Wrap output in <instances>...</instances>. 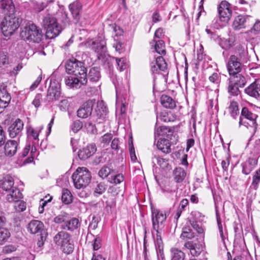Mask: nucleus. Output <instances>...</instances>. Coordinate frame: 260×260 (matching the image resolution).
<instances>
[{
	"instance_id": "obj_60",
	"label": "nucleus",
	"mask_w": 260,
	"mask_h": 260,
	"mask_svg": "<svg viewBox=\"0 0 260 260\" xmlns=\"http://www.w3.org/2000/svg\"><path fill=\"white\" fill-rule=\"evenodd\" d=\"M111 171L112 170L110 168L104 166L99 171V175L100 177L104 179L107 177L111 174Z\"/></svg>"
},
{
	"instance_id": "obj_35",
	"label": "nucleus",
	"mask_w": 260,
	"mask_h": 260,
	"mask_svg": "<svg viewBox=\"0 0 260 260\" xmlns=\"http://www.w3.org/2000/svg\"><path fill=\"white\" fill-rule=\"evenodd\" d=\"M176 116L171 112L162 111L159 115L157 116V119L162 121L168 122L174 121L176 119Z\"/></svg>"
},
{
	"instance_id": "obj_20",
	"label": "nucleus",
	"mask_w": 260,
	"mask_h": 260,
	"mask_svg": "<svg viewBox=\"0 0 260 260\" xmlns=\"http://www.w3.org/2000/svg\"><path fill=\"white\" fill-rule=\"evenodd\" d=\"M230 77L228 79V81L231 83L239 86V87L243 88L246 83V78L241 74L236 73L230 74Z\"/></svg>"
},
{
	"instance_id": "obj_3",
	"label": "nucleus",
	"mask_w": 260,
	"mask_h": 260,
	"mask_svg": "<svg viewBox=\"0 0 260 260\" xmlns=\"http://www.w3.org/2000/svg\"><path fill=\"white\" fill-rule=\"evenodd\" d=\"M42 25L46 30V36L48 39H54L61 32V27L56 19L51 15H47L44 17Z\"/></svg>"
},
{
	"instance_id": "obj_50",
	"label": "nucleus",
	"mask_w": 260,
	"mask_h": 260,
	"mask_svg": "<svg viewBox=\"0 0 260 260\" xmlns=\"http://www.w3.org/2000/svg\"><path fill=\"white\" fill-rule=\"evenodd\" d=\"M31 145L30 144H27L23 150L18 154V161H20V164L22 162L21 165H24L23 164V158L25 157L28 154L30 150Z\"/></svg>"
},
{
	"instance_id": "obj_28",
	"label": "nucleus",
	"mask_w": 260,
	"mask_h": 260,
	"mask_svg": "<svg viewBox=\"0 0 260 260\" xmlns=\"http://www.w3.org/2000/svg\"><path fill=\"white\" fill-rule=\"evenodd\" d=\"M44 228V224L39 220H33L28 224V230L31 234H37L41 232Z\"/></svg>"
},
{
	"instance_id": "obj_16",
	"label": "nucleus",
	"mask_w": 260,
	"mask_h": 260,
	"mask_svg": "<svg viewBox=\"0 0 260 260\" xmlns=\"http://www.w3.org/2000/svg\"><path fill=\"white\" fill-rule=\"evenodd\" d=\"M19 142L16 140H9L6 142L4 146V154L8 157L13 156L17 152Z\"/></svg>"
},
{
	"instance_id": "obj_39",
	"label": "nucleus",
	"mask_w": 260,
	"mask_h": 260,
	"mask_svg": "<svg viewBox=\"0 0 260 260\" xmlns=\"http://www.w3.org/2000/svg\"><path fill=\"white\" fill-rule=\"evenodd\" d=\"M119 191L118 188L116 187L115 185L111 186L109 187L108 190V193L110 194V196L114 198H112V201L111 202H109L107 201L106 204L107 206H112L115 205V197L118 194Z\"/></svg>"
},
{
	"instance_id": "obj_44",
	"label": "nucleus",
	"mask_w": 260,
	"mask_h": 260,
	"mask_svg": "<svg viewBox=\"0 0 260 260\" xmlns=\"http://www.w3.org/2000/svg\"><path fill=\"white\" fill-rule=\"evenodd\" d=\"M107 185L104 182H97L93 188L94 196L103 194L106 190Z\"/></svg>"
},
{
	"instance_id": "obj_22",
	"label": "nucleus",
	"mask_w": 260,
	"mask_h": 260,
	"mask_svg": "<svg viewBox=\"0 0 260 260\" xmlns=\"http://www.w3.org/2000/svg\"><path fill=\"white\" fill-rule=\"evenodd\" d=\"M43 128V126H40L36 128L29 126L27 129V138L29 140H32V143H38V137L41 131Z\"/></svg>"
},
{
	"instance_id": "obj_36",
	"label": "nucleus",
	"mask_w": 260,
	"mask_h": 260,
	"mask_svg": "<svg viewBox=\"0 0 260 260\" xmlns=\"http://www.w3.org/2000/svg\"><path fill=\"white\" fill-rule=\"evenodd\" d=\"M197 244L192 241H186L184 244V247L189 250L190 254L193 256H198L200 251L197 249Z\"/></svg>"
},
{
	"instance_id": "obj_14",
	"label": "nucleus",
	"mask_w": 260,
	"mask_h": 260,
	"mask_svg": "<svg viewBox=\"0 0 260 260\" xmlns=\"http://www.w3.org/2000/svg\"><path fill=\"white\" fill-rule=\"evenodd\" d=\"M69 9L74 20V23H78L79 22L82 12V6L81 3L78 1H75L69 5Z\"/></svg>"
},
{
	"instance_id": "obj_29",
	"label": "nucleus",
	"mask_w": 260,
	"mask_h": 260,
	"mask_svg": "<svg viewBox=\"0 0 260 260\" xmlns=\"http://www.w3.org/2000/svg\"><path fill=\"white\" fill-rule=\"evenodd\" d=\"M248 16H245L242 15H240L235 17L232 26L235 30H239L242 28H244L246 26V22L247 18H248Z\"/></svg>"
},
{
	"instance_id": "obj_57",
	"label": "nucleus",
	"mask_w": 260,
	"mask_h": 260,
	"mask_svg": "<svg viewBox=\"0 0 260 260\" xmlns=\"http://www.w3.org/2000/svg\"><path fill=\"white\" fill-rule=\"evenodd\" d=\"M43 102V96L41 93H37L31 102V104L38 109L40 108Z\"/></svg>"
},
{
	"instance_id": "obj_58",
	"label": "nucleus",
	"mask_w": 260,
	"mask_h": 260,
	"mask_svg": "<svg viewBox=\"0 0 260 260\" xmlns=\"http://www.w3.org/2000/svg\"><path fill=\"white\" fill-rule=\"evenodd\" d=\"M9 63V58L6 52L0 50V67L2 68Z\"/></svg>"
},
{
	"instance_id": "obj_59",
	"label": "nucleus",
	"mask_w": 260,
	"mask_h": 260,
	"mask_svg": "<svg viewBox=\"0 0 260 260\" xmlns=\"http://www.w3.org/2000/svg\"><path fill=\"white\" fill-rule=\"evenodd\" d=\"M156 232V239L154 240V243L156 248H163L162 241L161 236V231L160 230H155Z\"/></svg>"
},
{
	"instance_id": "obj_33",
	"label": "nucleus",
	"mask_w": 260,
	"mask_h": 260,
	"mask_svg": "<svg viewBox=\"0 0 260 260\" xmlns=\"http://www.w3.org/2000/svg\"><path fill=\"white\" fill-rule=\"evenodd\" d=\"M161 105L166 108L173 109L176 107L175 101L170 96L162 95L160 98Z\"/></svg>"
},
{
	"instance_id": "obj_34",
	"label": "nucleus",
	"mask_w": 260,
	"mask_h": 260,
	"mask_svg": "<svg viewBox=\"0 0 260 260\" xmlns=\"http://www.w3.org/2000/svg\"><path fill=\"white\" fill-rule=\"evenodd\" d=\"M174 179L176 182H182L185 179L186 172L181 167L176 168L174 171Z\"/></svg>"
},
{
	"instance_id": "obj_38",
	"label": "nucleus",
	"mask_w": 260,
	"mask_h": 260,
	"mask_svg": "<svg viewBox=\"0 0 260 260\" xmlns=\"http://www.w3.org/2000/svg\"><path fill=\"white\" fill-rule=\"evenodd\" d=\"M14 185V180L12 177L7 175L2 180L1 186L3 190L7 191L11 189Z\"/></svg>"
},
{
	"instance_id": "obj_8",
	"label": "nucleus",
	"mask_w": 260,
	"mask_h": 260,
	"mask_svg": "<svg viewBox=\"0 0 260 260\" xmlns=\"http://www.w3.org/2000/svg\"><path fill=\"white\" fill-rule=\"evenodd\" d=\"M152 226L154 230H162L167 215L165 211L156 208H151Z\"/></svg>"
},
{
	"instance_id": "obj_32",
	"label": "nucleus",
	"mask_w": 260,
	"mask_h": 260,
	"mask_svg": "<svg viewBox=\"0 0 260 260\" xmlns=\"http://www.w3.org/2000/svg\"><path fill=\"white\" fill-rule=\"evenodd\" d=\"M80 225L79 220L76 218H73L70 220L66 221L64 224L62 225V229L69 231H74L78 229Z\"/></svg>"
},
{
	"instance_id": "obj_43",
	"label": "nucleus",
	"mask_w": 260,
	"mask_h": 260,
	"mask_svg": "<svg viewBox=\"0 0 260 260\" xmlns=\"http://www.w3.org/2000/svg\"><path fill=\"white\" fill-rule=\"evenodd\" d=\"M78 62H80V61L77 60H75L74 61H68L66 65V70L67 73L74 75V71L79 67Z\"/></svg>"
},
{
	"instance_id": "obj_19",
	"label": "nucleus",
	"mask_w": 260,
	"mask_h": 260,
	"mask_svg": "<svg viewBox=\"0 0 260 260\" xmlns=\"http://www.w3.org/2000/svg\"><path fill=\"white\" fill-rule=\"evenodd\" d=\"M0 5V9L5 16L12 15L14 13L15 9L12 0H2Z\"/></svg>"
},
{
	"instance_id": "obj_46",
	"label": "nucleus",
	"mask_w": 260,
	"mask_h": 260,
	"mask_svg": "<svg viewBox=\"0 0 260 260\" xmlns=\"http://www.w3.org/2000/svg\"><path fill=\"white\" fill-rule=\"evenodd\" d=\"M177 187L174 186L170 188V186H166L162 189V191L166 194V196L173 200L174 198L177 197Z\"/></svg>"
},
{
	"instance_id": "obj_63",
	"label": "nucleus",
	"mask_w": 260,
	"mask_h": 260,
	"mask_svg": "<svg viewBox=\"0 0 260 260\" xmlns=\"http://www.w3.org/2000/svg\"><path fill=\"white\" fill-rule=\"evenodd\" d=\"M155 162L162 168H165L168 164L167 161L159 156H154L152 158V162L155 164Z\"/></svg>"
},
{
	"instance_id": "obj_53",
	"label": "nucleus",
	"mask_w": 260,
	"mask_h": 260,
	"mask_svg": "<svg viewBox=\"0 0 260 260\" xmlns=\"http://www.w3.org/2000/svg\"><path fill=\"white\" fill-rule=\"evenodd\" d=\"M192 228L195 230L199 234L202 235L203 237L204 235V228L203 225V222H189Z\"/></svg>"
},
{
	"instance_id": "obj_55",
	"label": "nucleus",
	"mask_w": 260,
	"mask_h": 260,
	"mask_svg": "<svg viewBox=\"0 0 260 260\" xmlns=\"http://www.w3.org/2000/svg\"><path fill=\"white\" fill-rule=\"evenodd\" d=\"M124 180L123 176L121 174H118L114 176H111L108 178V181L110 183L118 184L122 182Z\"/></svg>"
},
{
	"instance_id": "obj_31",
	"label": "nucleus",
	"mask_w": 260,
	"mask_h": 260,
	"mask_svg": "<svg viewBox=\"0 0 260 260\" xmlns=\"http://www.w3.org/2000/svg\"><path fill=\"white\" fill-rule=\"evenodd\" d=\"M10 193L7 196V200L9 202H16L22 198V194L20 190L16 187L12 188Z\"/></svg>"
},
{
	"instance_id": "obj_7",
	"label": "nucleus",
	"mask_w": 260,
	"mask_h": 260,
	"mask_svg": "<svg viewBox=\"0 0 260 260\" xmlns=\"http://www.w3.org/2000/svg\"><path fill=\"white\" fill-rule=\"evenodd\" d=\"M86 45L97 53L99 59L103 58L106 56L107 49L105 37L103 35L99 36L95 40H88Z\"/></svg>"
},
{
	"instance_id": "obj_1",
	"label": "nucleus",
	"mask_w": 260,
	"mask_h": 260,
	"mask_svg": "<svg viewBox=\"0 0 260 260\" xmlns=\"http://www.w3.org/2000/svg\"><path fill=\"white\" fill-rule=\"evenodd\" d=\"M234 52L235 54L230 56L226 62L229 74L240 73L242 69V64L246 60L247 52L243 45H238L235 47Z\"/></svg>"
},
{
	"instance_id": "obj_4",
	"label": "nucleus",
	"mask_w": 260,
	"mask_h": 260,
	"mask_svg": "<svg viewBox=\"0 0 260 260\" xmlns=\"http://www.w3.org/2000/svg\"><path fill=\"white\" fill-rule=\"evenodd\" d=\"M75 187L81 189L86 187L90 182L91 176L86 168L79 167L72 175Z\"/></svg>"
},
{
	"instance_id": "obj_25",
	"label": "nucleus",
	"mask_w": 260,
	"mask_h": 260,
	"mask_svg": "<svg viewBox=\"0 0 260 260\" xmlns=\"http://www.w3.org/2000/svg\"><path fill=\"white\" fill-rule=\"evenodd\" d=\"M173 135V132L169 128L166 126H159L158 128H155L154 131V137L160 138H167L169 140L171 138Z\"/></svg>"
},
{
	"instance_id": "obj_15",
	"label": "nucleus",
	"mask_w": 260,
	"mask_h": 260,
	"mask_svg": "<svg viewBox=\"0 0 260 260\" xmlns=\"http://www.w3.org/2000/svg\"><path fill=\"white\" fill-rule=\"evenodd\" d=\"M23 128V122L20 119H17L8 128L9 136L11 138H14L20 136Z\"/></svg>"
},
{
	"instance_id": "obj_21",
	"label": "nucleus",
	"mask_w": 260,
	"mask_h": 260,
	"mask_svg": "<svg viewBox=\"0 0 260 260\" xmlns=\"http://www.w3.org/2000/svg\"><path fill=\"white\" fill-rule=\"evenodd\" d=\"M11 96L5 87L0 88V113L9 104Z\"/></svg>"
},
{
	"instance_id": "obj_12",
	"label": "nucleus",
	"mask_w": 260,
	"mask_h": 260,
	"mask_svg": "<svg viewBox=\"0 0 260 260\" xmlns=\"http://www.w3.org/2000/svg\"><path fill=\"white\" fill-rule=\"evenodd\" d=\"M152 74H158L159 71H165L167 69V63L162 56L154 57V60L150 63Z\"/></svg>"
},
{
	"instance_id": "obj_52",
	"label": "nucleus",
	"mask_w": 260,
	"mask_h": 260,
	"mask_svg": "<svg viewBox=\"0 0 260 260\" xmlns=\"http://www.w3.org/2000/svg\"><path fill=\"white\" fill-rule=\"evenodd\" d=\"M229 110L231 116L235 118L239 113L238 103L235 101L231 102L229 107Z\"/></svg>"
},
{
	"instance_id": "obj_6",
	"label": "nucleus",
	"mask_w": 260,
	"mask_h": 260,
	"mask_svg": "<svg viewBox=\"0 0 260 260\" xmlns=\"http://www.w3.org/2000/svg\"><path fill=\"white\" fill-rule=\"evenodd\" d=\"M19 19L13 15L5 16L1 24L2 32L4 36L9 37L19 28Z\"/></svg>"
},
{
	"instance_id": "obj_24",
	"label": "nucleus",
	"mask_w": 260,
	"mask_h": 260,
	"mask_svg": "<svg viewBox=\"0 0 260 260\" xmlns=\"http://www.w3.org/2000/svg\"><path fill=\"white\" fill-rule=\"evenodd\" d=\"M248 95L260 100V84L253 83L245 89Z\"/></svg>"
},
{
	"instance_id": "obj_62",
	"label": "nucleus",
	"mask_w": 260,
	"mask_h": 260,
	"mask_svg": "<svg viewBox=\"0 0 260 260\" xmlns=\"http://www.w3.org/2000/svg\"><path fill=\"white\" fill-rule=\"evenodd\" d=\"M116 63L117 65V69L119 70V71L121 72L125 69L127 67V64L126 62V59L123 58H115Z\"/></svg>"
},
{
	"instance_id": "obj_27",
	"label": "nucleus",
	"mask_w": 260,
	"mask_h": 260,
	"mask_svg": "<svg viewBox=\"0 0 260 260\" xmlns=\"http://www.w3.org/2000/svg\"><path fill=\"white\" fill-rule=\"evenodd\" d=\"M158 149L164 153H169L171 152V143L167 138H160L157 144Z\"/></svg>"
},
{
	"instance_id": "obj_2",
	"label": "nucleus",
	"mask_w": 260,
	"mask_h": 260,
	"mask_svg": "<svg viewBox=\"0 0 260 260\" xmlns=\"http://www.w3.org/2000/svg\"><path fill=\"white\" fill-rule=\"evenodd\" d=\"M78 64L79 67L74 71L75 76H69L65 78V84L70 88L79 89L87 82L86 68L81 61L78 62Z\"/></svg>"
},
{
	"instance_id": "obj_64",
	"label": "nucleus",
	"mask_w": 260,
	"mask_h": 260,
	"mask_svg": "<svg viewBox=\"0 0 260 260\" xmlns=\"http://www.w3.org/2000/svg\"><path fill=\"white\" fill-rule=\"evenodd\" d=\"M14 208L18 212L23 211L26 209V204L20 200H18V201L15 202Z\"/></svg>"
},
{
	"instance_id": "obj_37",
	"label": "nucleus",
	"mask_w": 260,
	"mask_h": 260,
	"mask_svg": "<svg viewBox=\"0 0 260 260\" xmlns=\"http://www.w3.org/2000/svg\"><path fill=\"white\" fill-rule=\"evenodd\" d=\"M171 260H184L185 253L176 248H172L170 250Z\"/></svg>"
},
{
	"instance_id": "obj_26",
	"label": "nucleus",
	"mask_w": 260,
	"mask_h": 260,
	"mask_svg": "<svg viewBox=\"0 0 260 260\" xmlns=\"http://www.w3.org/2000/svg\"><path fill=\"white\" fill-rule=\"evenodd\" d=\"M71 236L69 233L64 231L58 232L53 238L55 243L60 246L71 239Z\"/></svg>"
},
{
	"instance_id": "obj_42",
	"label": "nucleus",
	"mask_w": 260,
	"mask_h": 260,
	"mask_svg": "<svg viewBox=\"0 0 260 260\" xmlns=\"http://www.w3.org/2000/svg\"><path fill=\"white\" fill-rule=\"evenodd\" d=\"M101 77L100 73L98 68H91L88 73V78L90 81L96 82Z\"/></svg>"
},
{
	"instance_id": "obj_13",
	"label": "nucleus",
	"mask_w": 260,
	"mask_h": 260,
	"mask_svg": "<svg viewBox=\"0 0 260 260\" xmlns=\"http://www.w3.org/2000/svg\"><path fill=\"white\" fill-rule=\"evenodd\" d=\"M94 103V101L92 100H88L84 103L77 111L78 117L84 119L90 116Z\"/></svg>"
},
{
	"instance_id": "obj_30",
	"label": "nucleus",
	"mask_w": 260,
	"mask_h": 260,
	"mask_svg": "<svg viewBox=\"0 0 260 260\" xmlns=\"http://www.w3.org/2000/svg\"><path fill=\"white\" fill-rule=\"evenodd\" d=\"M150 44L152 46H154V50L156 53L161 55L166 54L165 44L164 41L161 40L156 41L154 39Z\"/></svg>"
},
{
	"instance_id": "obj_41",
	"label": "nucleus",
	"mask_w": 260,
	"mask_h": 260,
	"mask_svg": "<svg viewBox=\"0 0 260 260\" xmlns=\"http://www.w3.org/2000/svg\"><path fill=\"white\" fill-rule=\"evenodd\" d=\"M27 5L36 12H40L45 8L43 3H38L35 0H30L27 3Z\"/></svg>"
},
{
	"instance_id": "obj_23",
	"label": "nucleus",
	"mask_w": 260,
	"mask_h": 260,
	"mask_svg": "<svg viewBox=\"0 0 260 260\" xmlns=\"http://www.w3.org/2000/svg\"><path fill=\"white\" fill-rule=\"evenodd\" d=\"M257 164V160L255 158H249L246 161L242 164V173L245 175L249 174Z\"/></svg>"
},
{
	"instance_id": "obj_45",
	"label": "nucleus",
	"mask_w": 260,
	"mask_h": 260,
	"mask_svg": "<svg viewBox=\"0 0 260 260\" xmlns=\"http://www.w3.org/2000/svg\"><path fill=\"white\" fill-rule=\"evenodd\" d=\"M60 247L62 251L67 254L72 253L74 249V245L71 239L68 242H66L60 245Z\"/></svg>"
},
{
	"instance_id": "obj_47",
	"label": "nucleus",
	"mask_w": 260,
	"mask_h": 260,
	"mask_svg": "<svg viewBox=\"0 0 260 260\" xmlns=\"http://www.w3.org/2000/svg\"><path fill=\"white\" fill-rule=\"evenodd\" d=\"M195 236L194 233L192 230L188 227H184L182 229V233L180 235V238L184 239H191Z\"/></svg>"
},
{
	"instance_id": "obj_51",
	"label": "nucleus",
	"mask_w": 260,
	"mask_h": 260,
	"mask_svg": "<svg viewBox=\"0 0 260 260\" xmlns=\"http://www.w3.org/2000/svg\"><path fill=\"white\" fill-rule=\"evenodd\" d=\"M62 201L66 204H70L72 200V196L69 190L63 189L62 190Z\"/></svg>"
},
{
	"instance_id": "obj_17",
	"label": "nucleus",
	"mask_w": 260,
	"mask_h": 260,
	"mask_svg": "<svg viewBox=\"0 0 260 260\" xmlns=\"http://www.w3.org/2000/svg\"><path fill=\"white\" fill-rule=\"evenodd\" d=\"M97 107L98 109L95 110L96 115H93L92 118L93 121L100 123L103 122L106 117L107 108L102 102L98 103Z\"/></svg>"
},
{
	"instance_id": "obj_10",
	"label": "nucleus",
	"mask_w": 260,
	"mask_h": 260,
	"mask_svg": "<svg viewBox=\"0 0 260 260\" xmlns=\"http://www.w3.org/2000/svg\"><path fill=\"white\" fill-rule=\"evenodd\" d=\"M61 96V86L59 82L55 79L51 78L47 94L48 101L58 100Z\"/></svg>"
},
{
	"instance_id": "obj_5",
	"label": "nucleus",
	"mask_w": 260,
	"mask_h": 260,
	"mask_svg": "<svg viewBox=\"0 0 260 260\" xmlns=\"http://www.w3.org/2000/svg\"><path fill=\"white\" fill-rule=\"evenodd\" d=\"M20 37L24 40L39 43L41 40V30L35 24L28 23L22 29Z\"/></svg>"
},
{
	"instance_id": "obj_56",
	"label": "nucleus",
	"mask_w": 260,
	"mask_h": 260,
	"mask_svg": "<svg viewBox=\"0 0 260 260\" xmlns=\"http://www.w3.org/2000/svg\"><path fill=\"white\" fill-rule=\"evenodd\" d=\"M35 144H36L32 143V145H31L30 156L27 157V158H25L24 160V161H23V165L29 164L33 161L34 157L36 155V151H37V149H36V147L35 146Z\"/></svg>"
},
{
	"instance_id": "obj_9",
	"label": "nucleus",
	"mask_w": 260,
	"mask_h": 260,
	"mask_svg": "<svg viewBox=\"0 0 260 260\" xmlns=\"http://www.w3.org/2000/svg\"><path fill=\"white\" fill-rule=\"evenodd\" d=\"M241 115L244 118H240L239 125H244L247 127H250L254 128L256 127V119L257 116L250 111L246 107H244L241 111Z\"/></svg>"
},
{
	"instance_id": "obj_11",
	"label": "nucleus",
	"mask_w": 260,
	"mask_h": 260,
	"mask_svg": "<svg viewBox=\"0 0 260 260\" xmlns=\"http://www.w3.org/2000/svg\"><path fill=\"white\" fill-rule=\"evenodd\" d=\"M218 12L220 21L225 23L228 22L232 15L230 4L226 1L221 2L218 6Z\"/></svg>"
},
{
	"instance_id": "obj_40",
	"label": "nucleus",
	"mask_w": 260,
	"mask_h": 260,
	"mask_svg": "<svg viewBox=\"0 0 260 260\" xmlns=\"http://www.w3.org/2000/svg\"><path fill=\"white\" fill-rule=\"evenodd\" d=\"M205 216L199 211H192L190 213V216L189 217L188 220L189 222H203L204 220Z\"/></svg>"
},
{
	"instance_id": "obj_61",
	"label": "nucleus",
	"mask_w": 260,
	"mask_h": 260,
	"mask_svg": "<svg viewBox=\"0 0 260 260\" xmlns=\"http://www.w3.org/2000/svg\"><path fill=\"white\" fill-rule=\"evenodd\" d=\"M82 122L79 120H77L74 121L71 125V129L76 133L82 128Z\"/></svg>"
},
{
	"instance_id": "obj_49",
	"label": "nucleus",
	"mask_w": 260,
	"mask_h": 260,
	"mask_svg": "<svg viewBox=\"0 0 260 260\" xmlns=\"http://www.w3.org/2000/svg\"><path fill=\"white\" fill-rule=\"evenodd\" d=\"M240 88L239 86L231 83L229 81L228 86V93L232 96H237L240 93Z\"/></svg>"
},
{
	"instance_id": "obj_48",
	"label": "nucleus",
	"mask_w": 260,
	"mask_h": 260,
	"mask_svg": "<svg viewBox=\"0 0 260 260\" xmlns=\"http://www.w3.org/2000/svg\"><path fill=\"white\" fill-rule=\"evenodd\" d=\"M219 45L223 49L228 50L232 48L234 44L232 40L223 38L220 39Z\"/></svg>"
},
{
	"instance_id": "obj_18",
	"label": "nucleus",
	"mask_w": 260,
	"mask_h": 260,
	"mask_svg": "<svg viewBox=\"0 0 260 260\" xmlns=\"http://www.w3.org/2000/svg\"><path fill=\"white\" fill-rule=\"evenodd\" d=\"M96 151L95 145L91 144L80 150L78 152V156L80 159L85 160L93 155Z\"/></svg>"
},
{
	"instance_id": "obj_54",
	"label": "nucleus",
	"mask_w": 260,
	"mask_h": 260,
	"mask_svg": "<svg viewBox=\"0 0 260 260\" xmlns=\"http://www.w3.org/2000/svg\"><path fill=\"white\" fill-rule=\"evenodd\" d=\"M10 236V233L6 228L0 229V244L5 243Z\"/></svg>"
}]
</instances>
